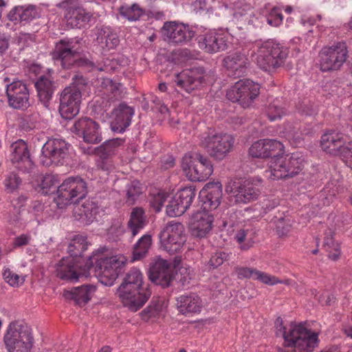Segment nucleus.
Wrapping results in <instances>:
<instances>
[{
  "instance_id": "49530a36",
  "label": "nucleus",
  "mask_w": 352,
  "mask_h": 352,
  "mask_svg": "<svg viewBox=\"0 0 352 352\" xmlns=\"http://www.w3.org/2000/svg\"><path fill=\"white\" fill-rule=\"evenodd\" d=\"M58 183L57 177L54 175H46L40 177V181L38 184L43 194H48L52 189H55Z\"/></svg>"
},
{
  "instance_id": "603ef678",
  "label": "nucleus",
  "mask_w": 352,
  "mask_h": 352,
  "mask_svg": "<svg viewBox=\"0 0 352 352\" xmlns=\"http://www.w3.org/2000/svg\"><path fill=\"white\" fill-rule=\"evenodd\" d=\"M167 198V194L165 192L160 191L157 194L151 195L150 200L151 206L156 212H160Z\"/></svg>"
},
{
  "instance_id": "dca6fc26",
  "label": "nucleus",
  "mask_w": 352,
  "mask_h": 352,
  "mask_svg": "<svg viewBox=\"0 0 352 352\" xmlns=\"http://www.w3.org/2000/svg\"><path fill=\"white\" fill-rule=\"evenodd\" d=\"M81 93L76 85L66 87L60 97L59 112L63 118L70 120L76 116L80 110Z\"/></svg>"
},
{
  "instance_id": "2f4dec72",
  "label": "nucleus",
  "mask_w": 352,
  "mask_h": 352,
  "mask_svg": "<svg viewBox=\"0 0 352 352\" xmlns=\"http://www.w3.org/2000/svg\"><path fill=\"white\" fill-rule=\"evenodd\" d=\"M39 8L32 4H25L13 7L8 13V19L18 22H29L39 17Z\"/></svg>"
},
{
  "instance_id": "a211bd4d",
  "label": "nucleus",
  "mask_w": 352,
  "mask_h": 352,
  "mask_svg": "<svg viewBox=\"0 0 352 352\" xmlns=\"http://www.w3.org/2000/svg\"><path fill=\"white\" fill-rule=\"evenodd\" d=\"M351 140L344 133L333 130L322 134L320 138L322 149L330 155H340L343 159V152L347 150Z\"/></svg>"
},
{
  "instance_id": "4d7b16f0",
  "label": "nucleus",
  "mask_w": 352,
  "mask_h": 352,
  "mask_svg": "<svg viewBox=\"0 0 352 352\" xmlns=\"http://www.w3.org/2000/svg\"><path fill=\"white\" fill-rule=\"evenodd\" d=\"M227 255L221 252H215L213 255H212L208 265L210 268H216L220 266L223 261L226 259Z\"/></svg>"
},
{
  "instance_id": "aec40b11",
  "label": "nucleus",
  "mask_w": 352,
  "mask_h": 352,
  "mask_svg": "<svg viewBox=\"0 0 352 352\" xmlns=\"http://www.w3.org/2000/svg\"><path fill=\"white\" fill-rule=\"evenodd\" d=\"M195 195V190L191 186L179 190L166 206L167 215L177 217L183 214L190 206Z\"/></svg>"
},
{
  "instance_id": "f03ea898",
  "label": "nucleus",
  "mask_w": 352,
  "mask_h": 352,
  "mask_svg": "<svg viewBox=\"0 0 352 352\" xmlns=\"http://www.w3.org/2000/svg\"><path fill=\"white\" fill-rule=\"evenodd\" d=\"M279 331L283 335L284 345L294 348L296 352H313L319 344L318 333L303 323H291L287 327L280 324L277 327V334Z\"/></svg>"
},
{
  "instance_id": "ddd939ff",
  "label": "nucleus",
  "mask_w": 352,
  "mask_h": 352,
  "mask_svg": "<svg viewBox=\"0 0 352 352\" xmlns=\"http://www.w3.org/2000/svg\"><path fill=\"white\" fill-rule=\"evenodd\" d=\"M232 38V34L223 29L210 30L197 38L199 47L211 54L226 50Z\"/></svg>"
},
{
  "instance_id": "423d86ee",
  "label": "nucleus",
  "mask_w": 352,
  "mask_h": 352,
  "mask_svg": "<svg viewBox=\"0 0 352 352\" xmlns=\"http://www.w3.org/2000/svg\"><path fill=\"white\" fill-rule=\"evenodd\" d=\"M182 169L192 182H204L212 174L213 165L208 157L199 153L186 154L182 161Z\"/></svg>"
},
{
  "instance_id": "bf43d9fd",
  "label": "nucleus",
  "mask_w": 352,
  "mask_h": 352,
  "mask_svg": "<svg viewBox=\"0 0 352 352\" xmlns=\"http://www.w3.org/2000/svg\"><path fill=\"white\" fill-rule=\"evenodd\" d=\"M8 38L5 34H0V54L4 53L8 48Z\"/></svg>"
},
{
  "instance_id": "b1692460",
  "label": "nucleus",
  "mask_w": 352,
  "mask_h": 352,
  "mask_svg": "<svg viewBox=\"0 0 352 352\" xmlns=\"http://www.w3.org/2000/svg\"><path fill=\"white\" fill-rule=\"evenodd\" d=\"M283 144L276 140L263 139L254 142L249 148V154L252 157L274 158L283 153Z\"/></svg>"
},
{
  "instance_id": "69168bd1",
  "label": "nucleus",
  "mask_w": 352,
  "mask_h": 352,
  "mask_svg": "<svg viewBox=\"0 0 352 352\" xmlns=\"http://www.w3.org/2000/svg\"><path fill=\"white\" fill-rule=\"evenodd\" d=\"M271 277L274 278L275 279V281H274V283H272V284H267L268 285H276L278 283H282V284H285V285H289L292 284V281L289 279H285V280H280L278 279L277 277L274 276H272V275H270ZM272 283H274V281H271Z\"/></svg>"
},
{
  "instance_id": "e2e57ef3",
  "label": "nucleus",
  "mask_w": 352,
  "mask_h": 352,
  "mask_svg": "<svg viewBox=\"0 0 352 352\" xmlns=\"http://www.w3.org/2000/svg\"><path fill=\"white\" fill-rule=\"evenodd\" d=\"M316 21V19L307 15H304L301 19V23L304 26L313 25Z\"/></svg>"
},
{
  "instance_id": "f704fd0d",
  "label": "nucleus",
  "mask_w": 352,
  "mask_h": 352,
  "mask_svg": "<svg viewBox=\"0 0 352 352\" xmlns=\"http://www.w3.org/2000/svg\"><path fill=\"white\" fill-rule=\"evenodd\" d=\"M98 212L99 208L91 200H86L81 206H77L74 208L75 217L87 225L96 219Z\"/></svg>"
},
{
  "instance_id": "4be33fe9",
  "label": "nucleus",
  "mask_w": 352,
  "mask_h": 352,
  "mask_svg": "<svg viewBox=\"0 0 352 352\" xmlns=\"http://www.w3.org/2000/svg\"><path fill=\"white\" fill-rule=\"evenodd\" d=\"M208 80V75L200 68L184 70L177 74L175 81L178 87L188 93L198 89Z\"/></svg>"
},
{
  "instance_id": "412c9836",
  "label": "nucleus",
  "mask_w": 352,
  "mask_h": 352,
  "mask_svg": "<svg viewBox=\"0 0 352 352\" xmlns=\"http://www.w3.org/2000/svg\"><path fill=\"white\" fill-rule=\"evenodd\" d=\"M213 222V215L209 211L199 210L191 214L188 222V226L193 236L204 238L211 232Z\"/></svg>"
},
{
  "instance_id": "a19ab883",
  "label": "nucleus",
  "mask_w": 352,
  "mask_h": 352,
  "mask_svg": "<svg viewBox=\"0 0 352 352\" xmlns=\"http://www.w3.org/2000/svg\"><path fill=\"white\" fill-rule=\"evenodd\" d=\"M88 243L87 238L82 235H75L67 248L69 257L74 258L80 256L87 249Z\"/></svg>"
},
{
  "instance_id": "473e14b6",
  "label": "nucleus",
  "mask_w": 352,
  "mask_h": 352,
  "mask_svg": "<svg viewBox=\"0 0 352 352\" xmlns=\"http://www.w3.org/2000/svg\"><path fill=\"white\" fill-rule=\"evenodd\" d=\"M202 307L201 300L195 294L184 295L177 298V307L182 314L199 313Z\"/></svg>"
},
{
  "instance_id": "bb28decb",
  "label": "nucleus",
  "mask_w": 352,
  "mask_h": 352,
  "mask_svg": "<svg viewBox=\"0 0 352 352\" xmlns=\"http://www.w3.org/2000/svg\"><path fill=\"white\" fill-rule=\"evenodd\" d=\"M162 33L169 42L177 44L186 43L194 36L188 25L175 21L165 23Z\"/></svg>"
},
{
  "instance_id": "3c124183",
  "label": "nucleus",
  "mask_w": 352,
  "mask_h": 352,
  "mask_svg": "<svg viewBox=\"0 0 352 352\" xmlns=\"http://www.w3.org/2000/svg\"><path fill=\"white\" fill-rule=\"evenodd\" d=\"M144 187L140 182L132 181L128 186L126 189V195L128 199L134 201L136 198L143 192Z\"/></svg>"
},
{
  "instance_id": "58836bf2",
  "label": "nucleus",
  "mask_w": 352,
  "mask_h": 352,
  "mask_svg": "<svg viewBox=\"0 0 352 352\" xmlns=\"http://www.w3.org/2000/svg\"><path fill=\"white\" fill-rule=\"evenodd\" d=\"M236 272L239 278H252L263 284H272L271 281H275L270 274L253 268L240 267L236 270Z\"/></svg>"
},
{
  "instance_id": "0eeeda50",
  "label": "nucleus",
  "mask_w": 352,
  "mask_h": 352,
  "mask_svg": "<svg viewBox=\"0 0 352 352\" xmlns=\"http://www.w3.org/2000/svg\"><path fill=\"white\" fill-rule=\"evenodd\" d=\"M200 142L210 156L223 160L232 150L234 138L229 133L210 129L200 135Z\"/></svg>"
},
{
  "instance_id": "393cba45",
  "label": "nucleus",
  "mask_w": 352,
  "mask_h": 352,
  "mask_svg": "<svg viewBox=\"0 0 352 352\" xmlns=\"http://www.w3.org/2000/svg\"><path fill=\"white\" fill-rule=\"evenodd\" d=\"M10 160L14 166L24 173L31 171L34 164L30 157L26 143L19 140L10 146Z\"/></svg>"
},
{
  "instance_id": "9d476101",
  "label": "nucleus",
  "mask_w": 352,
  "mask_h": 352,
  "mask_svg": "<svg viewBox=\"0 0 352 352\" xmlns=\"http://www.w3.org/2000/svg\"><path fill=\"white\" fill-rule=\"evenodd\" d=\"M186 241V236L183 224L175 221L168 222L160 234L161 248L170 254L180 252Z\"/></svg>"
},
{
  "instance_id": "9b49d317",
  "label": "nucleus",
  "mask_w": 352,
  "mask_h": 352,
  "mask_svg": "<svg viewBox=\"0 0 352 352\" xmlns=\"http://www.w3.org/2000/svg\"><path fill=\"white\" fill-rule=\"evenodd\" d=\"M346 43L338 42L322 48L319 53V66L322 72L338 69L347 58Z\"/></svg>"
},
{
  "instance_id": "13d9d810",
  "label": "nucleus",
  "mask_w": 352,
  "mask_h": 352,
  "mask_svg": "<svg viewBox=\"0 0 352 352\" xmlns=\"http://www.w3.org/2000/svg\"><path fill=\"white\" fill-rule=\"evenodd\" d=\"M349 146L347 150L343 152V160L345 164L352 169V141L349 142Z\"/></svg>"
},
{
  "instance_id": "f8f14e48",
  "label": "nucleus",
  "mask_w": 352,
  "mask_h": 352,
  "mask_svg": "<svg viewBox=\"0 0 352 352\" xmlns=\"http://www.w3.org/2000/svg\"><path fill=\"white\" fill-rule=\"evenodd\" d=\"M260 85L249 80L237 81L228 91L227 98L232 102H238L243 107H249L258 96Z\"/></svg>"
},
{
  "instance_id": "6ab92c4d",
  "label": "nucleus",
  "mask_w": 352,
  "mask_h": 352,
  "mask_svg": "<svg viewBox=\"0 0 352 352\" xmlns=\"http://www.w3.org/2000/svg\"><path fill=\"white\" fill-rule=\"evenodd\" d=\"M79 57L78 44L73 39L60 41L56 43L52 52L54 61L59 62L64 68L69 67L76 63Z\"/></svg>"
},
{
  "instance_id": "5701e85b",
  "label": "nucleus",
  "mask_w": 352,
  "mask_h": 352,
  "mask_svg": "<svg viewBox=\"0 0 352 352\" xmlns=\"http://www.w3.org/2000/svg\"><path fill=\"white\" fill-rule=\"evenodd\" d=\"M124 140L121 138H114L104 142L100 146L94 149L95 154L98 159L96 160L97 166L104 170H109L113 168V163L111 157L115 155L119 146L122 145Z\"/></svg>"
},
{
  "instance_id": "ea45409f",
  "label": "nucleus",
  "mask_w": 352,
  "mask_h": 352,
  "mask_svg": "<svg viewBox=\"0 0 352 352\" xmlns=\"http://www.w3.org/2000/svg\"><path fill=\"white\" fill-rule=\"evenodd\" d=\"M146 225V219L144 210L140 208H135L131 214L128 223L129 228L133 236H135Z\"/></svg>"
},
{
  "instance_id": "cd10ccee",
  "label": "nucleus",
  "mask_w": 352,
  "mask_h": 352,
  "mask_svg": "<svg viewBox=\"0 0 352 352\" xmlns=\"http://www.w3.org/2000/svg\"><path fill=\"white\" fill-rule=\"evenodd\" d=\"M199 197L205 210L216 209L221 204L222 185L219 182L207 183L199 192Z\"/></svg>"
},
{
  "instance_id": "4468645a",
  "label": "nucleus",
  "mask_w": 352,
  "mask_h": 352,
  "mask_svg": "<svg viewBox=\"0 0 352 352\" xmlns=\"http://www.w3.org/2000/svg\"><path fill=\"white\" fill-rule=\"evenodd\" d=\"M65 10L64 17L71 28H82L90 21L91 15L82 8L81 0H65L57 4Z\"/></svg>"
},
{
  "instance_id": "774afa93",
  "label": "nucleus",
  "mask_w": 352,
  "mask_h": 352,
  "mask_svg": "<svg viewBox=\"0 0 352 352\" xmlns=\"http://www.w3.org/2000/svg\"><path fill=\"white\" fill-rule=\"evenodd\" d=\"M320 352H340V349L337 346H330L322 349Z\"/></svg>"
},
{
  "instance_id": "72a5a7b5",
  "label": "nucleus",
  "mask_w": 352,
  "mask_h": 352,
  "mask_svg": "<svg viewBox=\"0 0 352 352\" xmlns=\"http://www.w3.org/2000/svg\"><path fill=\"white\" fill-rule=\"evenodd\" d=\"M96 292L94 285H82L65 290L63 296L67 300H73L77 304L87 303Z\"/></svg>"
},
{
  "instance_id": "7c9ffc66",
  "label": "nucleus",
  "mask_w": 352,
  "mask_h": 352,
  "mask_svg": "<svg viewBox=\"0 0 352 352\" xmlns=\"http://www.w3.org/2000/svg\"><path fill=\"white\" fill-rule=\"evenodd\" d=\"M134 110L125 104H120L112 112L111 129L117 133H123L130 125Z\"/></svg>"
},
{
  "instance_id": "c756f323",
  "label": "nucleus",
  "mask_w": 352,
  "mask_h": 352,
  "mask_svg": "<svg viewBox=\"0 0 352 352\" xmlns=\"http://www.w3.org/2000/svg\"><path fill=\"white\" fill-rule=\"evenodd\" d=\"M76 133L82 135L85 142L90 144H97L102 140L99 125L89 118H82L74 124Z\"/></svg>"
},
{
  "instance_id": "79ce46f5",
  "label": "nucleus",
  "mask_w": 352,
  "mask_h": 352,
  "mask_svg": "<svg viewBox=\"0 0 352 352\" xmlns=\"http://www.w3.org/2000/svg\"><path fill=\"white\" fill-rule=\"evenodd\" d=\"M324 247L328 252L329 258L331 260H338L341 254L340 243L333 239V233L329 230L324 239Z\"/></svg>"
},
{
  "instance_id": "c85d7f7f",
  "label": "nucleus",
  "mask_w": 352,
  "mask_h": 352,
  "mask_svg": "<svg viewBox=\"0 0 352 352\" xmlns=\"http://www.w3.org/2000/svg\"><path fill=\"white\" fill-rule=\"evenodd\" d=\"M6 94L10 107L14 109H21L28 106L29 92L23 82L16 80L8 85Z\"/></svg>"
},
{
  "instance_id": "6e6552de",
  "label": "nucleus",
  "mask_w": 352,
  "mask_h": 352,
  "mask_svg": "<svg viewBox=\"0 0 352 352\" xmlns=\"http://www.w3.org/2000/svg\"><path fill=\"white\" fill-rule=\"evenodd\" d=\"M87 193V184L82 178L69 177L58 186L54 201L58 208H63L78 199H83Z\"/></svg>"
},
{
  "instance_id": "de8ad7c7",
  "label": "nucleus",
  "mask_w": 352,
  "mask_h": 352,
  "mask_svg": "<svg viewBox=\"0 0 352 352\" xmlns=\"http://www.w3.org/2000/svg\"><path fill=\"white\" fill-rule=\"evenodd\" d=\"M3 277L5 281L12 287H19L21 285L25 280V276H19L9 269H5L3 270Z\"/></svg>"
},
{
  "instance_id": "c9c22d12",
  "label": "nucleus",
  "mask_w": 352,
  "mask_h": 352,
  "mask_svg": "<svg viewBox=\"0 0 352 352\" xmlns=\"http://www.w3.org/2000/svg\"><path fill=\"white\" fill-rule=\"evenodd\" d=\"M120 40L116 33L109 27L102 28L98 30L96 33V43L100 48L109 50L116 48L119 44Z\"/></svg>"
},
{
  "instance_id": "6e6d98bb",
  "label": "nucleus",
  "mask_w": 352,
  "mask_h": 352,
  "mask_svg": "<svg viewBox=\"0 0 352 352\" xmlns=\"http://www.w3.org/2000/svg\"><path fill=\"white\" fill-rule=\"evenodd\" d=\"M293 225V221L289 218H284L278 220L276 228L279 234H287L291 230Z\"/></svg>"
},
{
  "instance_id": "0e129e2a",
  "label": "nucleus",
  "mask_w": 352,
  "mask_h": 352,
  "mask_svg": "<svg viewBox=\"0 0 352 352\" xmlns=\"http://www.w3.org/2000/svg\"><path fill=\"white\" fill-rule=\"evenodd\" d=\"M32 210L35 213V215H37L38 212H41L43 210V205L40 201H36L32 204Z\"/></svg>"
},
{
  "instance_id": "7ed1b4c3",
  "label": "nucleus",
  "mask_w": 352,
  "mask_h": 352,
  "mask_svg": "<svg viewBox=\"0 0 352 352\" xmlns=\"http://www.w3.org/2000/svg\"><path fill=\"white\" fill-rule=\"evenodd\" d=\"M250 51L251 60L267 72L280 66L287 56V48L274 40L256 41L252 45Z\"/></svg>"
},
{
  "instance_id": "2eb2a0df",
  "label": "nucleus",
  "mask_w": 352,
  "mask_h": 352,
  "mask_svg": "<svg viewBox=\"0 0 352 352\" xmlns=\"http://www.w3.org/2000/svg\"><path fill=\"white\" fill-rule=\"evenodd\" d=\"M70 145L61 139L48 140L43 146L41 162L46 166L63 164L67 157Z\"/></svg>"
},
{
  "instance_id": "f257e3e1",
  "label": "nucleus",
  "mask_w": 352,
  "mask_h": 352,
  "mask_svg": "<svg viewBox=\"0 0 352 352\" xmlns=\"http://www.w3.org/2000/svg\"><path fill=\"white\" fill-rule=\"evenodd\" d=\"M151 294L144 285L143 274L136 268L131 269L116 289V295L127 310L136 312L148 301Z\"/></svg>"
},
{
  "instance_id": "39448f33",
  "label": "nucleus",
  "mask_w": 352,
  "mask_h": 352,
  "mask_svg": "<svg viewBox=\"0 0 352 352\" xmlns=\"http://www.w3.org/2000/svg\"><path fill=\"white\" fill-rule=\"evenodd\" d=\"M303 160L297 153L291 155L278 156L270 162L264 176L270 180H278L297 175L302 167Z\"/></svg>"
},
{
  "instance_id": "a878e982",
  "label": "nucleus",
  "mask_w": 352,
  "mask_h": 352,
  "mask_svg": "<svg viewBox=\"0 0 352 352\" xmlns=\"http://www.w3.org/2000/svg\"><path fill=\"white\" fill-rule=\"evenodd\" d=\"M148 278L157 285L168 287L173 278V268L166 261L157 258L150 267Z\"/></svg>"
},
{
  "instance_id": "864d4df0",
  "label": "nucleus",
  "mask_w": 352,
  "mask_h": 352,
  "mask_svg": "<svg viewBox=\"0 0 352 352\" xmlns=\"http://www.w3.org/2000/svg\"><path fill=\"white\" fill-rule=\"evenodd\" d=\"M21 183V179L14 173L8 175L4 181L6 189L8 192H13L17 189Z\"/></svg>"
},
{
  "instance_id": "f3484780",
  "label": "nucleus",
  "mask_w": 352,
  "mask_h": 352,
  "mask_svg": "<svg viewBox=\"0 0 352 352\" xmlns=\"http://www.w3.org/2000/svg\"><path fill=\"white\" fill-rule=\"evenodd\" d=\"M225 191L233 197L237 204H248L256 199L259 195V190L246 180L229 181L226 185Z\"/></svg>"
},
{
  "instance_id": "338daca9",
  "label": "nucleus",
  "mask_w": 352,
  "mask_h": 352,
  "mask_svg": "<svg viewBox=\"0 0 352 352\" xmlns=\"http://www.w3.org/2000/svg\"><path fill=\"white\" fill-rule=\"evenodd\" d=\"M102 84H104L105 85L106 88L108 90H113V85L112 81L110 79H109V78L104 79Z\"/></svg>"
},
{
  "instance_id": "680f3d73",
  "label": "nucleus",
  "mask_w": 352,
  "mask_h": 352,
  "mask_svg": "<svg viewBox=\"0 0 352 352\" xmlns=\"http://www.w3.org/2000/svg\"><path fill=\"white\" fill-rule=\"evenodd\" d=\"M29 41H31V35L26 33H19L17 42L19 44L24 46Z\"/></svg>"
},
{
  "instance_id": "8fccbe9b",
  "label": "nucleus",
  "mask_w": 352,
  "mask_h": 352,
  "mask_svg": "<svg viewBox=\"0 0 352 352\" xmlns=\"http://www.w3.org/2000/svg\"><path fill=\"white\" fill-rule=\"evenodd\" d=\"M234 239L237 243L240 245L241 250H248L253 244V241L251 237L248 236V230H239L234 236Z\"/></svg>"
},
{
  "instance_id": "09e8293b",
  "label": "nucleus",
  "mask_w": 352,
  "mask_h": 352,
  "mask_svg": "<svg viewBox=\"0 0 352 352\" xmlns=\"http://www.w3.org/2000/svg\"><path fill=\"white\" fill-rule=\"evenodd\" d=\"M285 113L283 108L280 107L276 102L270 104L266 110L267 116L271 122L280 119Z\"/></svg>"
},
{
  "instance_id": "4c0bfd02",
  "label": "nucleus",
  "mask_w": 352,
  "mask_h": 352,
  "mask_svg": "<svg viewBox=\"0 0 352 352\" xmlns=\"http://www.w3.org/2000/svg\"><path fill=\"white\" fill-rule=\"evenodd\" d=\"M35 87L40 100L43 102L49 101L54 89L50 74L40 76L35 83Z\"/></svg>"
},
{
  "instance_id": "c03bdc74",
  "label": "nucleus",
  "mask_w": 352,
  "mask_h": 352,
  "mask_svg": "<svg viewBox=\"0 0 352 352\" xmlns=\"http://www.w3.org/2000/svg\"><path fill=\"white\" fill-rule=\"evenodd\" d=\"M224 65L234 71H239L245 67L247 65L246 57L241 54H234L228 56L223 60Z\"/></svg>"
},
{
  "instance_id": "20e7f679",
  "label": "nucleus",
  "mask_w": 352,
  "mask_h": 352,
  "mask_svg": "<svg viewBox=\"0 0 352 352\" xmlns=\"http://www.w3.org/2000/svg\"><path fill=\"white\" fill-rule=\"evenodd\" d=\"M127 262L123 254L106 256L100 251L94 252L89 258V267L92 266L99 281L105 286H111L118 276L120 269Z\"/></svg>"
},
{
  "instance_id": "1a4fd4ad",
  "label": "nucleus",
  "mask_w": 352,
  "mask_h": 352,
  "mask_svg": "<svg viewBox=\"0 0 352 352\" xmlns=\"http://www.w3.org/2000/svg\"><path fill=\"white\" fill-rule=\"evenodd\" d=\"M4 342L9 352H30L33 338L28 327L12 324L4 336Z\"/></svg>"
},
{
  "instance_id": "052dcab7",
  "label": "nucleus",
  "mask_w": 352,
  "mask_h": 352,
  "mask_svg": "<svg viewBox=\"0 0 352 352\" xmlns=\"http://www.w3.org/2000/svg\"><path fill=\"white\" fill-rule=\"evenodd\" d=\"M30 237L25 234H21L16 237L14 241V245L16 246H21L28 243Z\"/></svg>"
},
{
  "instance_id": "5fc2aeb1",
  "label": "nucleus",
  "mask_w": 352,
  "mask_h": 352,
  "mask_svg": "<svg viewBox=\"0 0 352 352\" xmlns=\"http://www.w3.org/2000/svg\"><path fill=\"white\" fill-rule=\"evenodd\" d=\"M267 21L272 26H278L283 21V16L278 8H273L269 14Z\"/></svg>"
},
{
  "instance_id": "37998d69",
  "label": "nucleus",
  "mask_w": 352,
  "mask_h": 352,
  "mask_svg": "<svg viewBox=\"0 0 352 352\" xmlns=\"http://www.w3.org/2000/svg\"><path fill=\"white\" fill-rule=\"evenodd\" d=\"M151 236L149 234H145L142 236L135 244L133 253V260L137 261L140 260L147 253L148 249L151 245Z\"/></svg>"
},
{
  "instance_id": "a18cd8bd",
  "label": "nucleus",
  "mask_w": 352,
  "mask_h": 352,
  "mask_svg": "<svg viewBox=\"0 0 352 352\" xmlns=\"http://www.w3.org/2000/svg\"><path fill=\"white\" fill-rule=\"evenodd\" d=\"M120 13L129 21L138 20L144 13V10L137 4L124 5L120 7Z\"/></svg>"
},
{
  "instance_id": "e433bc0d",
  "label": "nucleus",
  "mask_w": 352,
  "mask_h": 352,
  "mask_svg": "<svg viewBox=\"0 0 352 352\" xmlns=\"http://www.w3.org/2000/svg\"><path fill=\"white\" fill-rule=\"evenodd\" d=\"M57 276L61 279L70 281H76L80 274L76 272L74 258L72 257L63 258L56 267Z\"/></svg>"
}]
</instances>
